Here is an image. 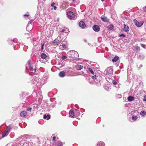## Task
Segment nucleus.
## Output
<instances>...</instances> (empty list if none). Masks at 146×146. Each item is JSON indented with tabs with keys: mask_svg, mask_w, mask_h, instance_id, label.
Here are the masks:
<instances>
[{
	"mask_svg": "<svg viewBox=\"0 0 146 146\" xmlns=\"http://www.w3.org/2000/svg\"><path fill=\"white\" fill-rule=\"evenodd\" d=\"M124 31H125L128 32L129 31V27L128 26L126 25L125 24H124Z\"/></svg>",
	"mask_w": 146,
	"mask_h": 146,
	"instance_id": "9",
	"label": "nucleus"
},
{
	"mask_svg": "<svg viewBox=\"0 0 146 146\" xmlns=\"http://www.w3.org/2000/svg\"><path fill=\"white\" fill-rule=\"evenodd\" d=\"M33 71L35 72L36 71V69L35 68L34 69H33Z\"/></svg>",
	"mask_w": 146,
	"mask_h": 146,
	"instance_id": "42",
	"label": "nucleus"
},
{
	"mask_svg": "<svg viewBox=\"0 0 146 146\" xmlns=\"http://www.w3.org/2000/svg\"><path fill=\"white\" fill-rule=\"evenodd\" d=\"M33 21V20H31V22H32Z\"/></svg>",
	"mask_w": 146,
	"mask_h": 146,
	"instance_id": "44",
	"label": "nucleus"
},
{
	"mask_svg": "<svg viewBox=\"0 0 146 146\" xmlns=\"http://www.w3.org/2000/svg\"><path fill=\"white\" fill-rule=\"evenodd\" d=\"M9 132L7 130L5 131V132L2 134V137H4L7 135L9 133Z\"/></svg>",
	"mask_w": 146,
	"mask_h": 146,
	"instance_id": "15",
	"label": "nucleus"
},
{
	"mask_svg": "<svg viewBox=\"0 0 146 146\" xmlns=\"http://www.w3.org/2000/svg\"><path fill=\"white\" fill-rule=\"evenodd\" d=\"M101 19L104 22H108L109 21V19L106 17H101Z\"/></svg>",
	"mask_w": 146,
	"mask_h": 146,
	"instance_id": "10",
	"label": "nucleus"
},
{
	"mask_svg": "<svg viewBox=\"0 0 146 146\" xmlns=\"http://www.w3.org/2000/svg\"><path fill=\"white\" fill-rule=\"evenodd\" d=\"M58 146H63V144L62 142H61L60 141H58Z\"/></svg>",
	"mask_w": 146,
	"mask_h": 146,
	"instance_id": "24",
	"label": "nucleus"
},
{
	"mask_svg": "<svg viewBox=\"0 0 146 146\" xmlns=\"http://www.w3.org/2000/svg\"><path fill=\"white\" fill-rule=\"evenodd\" d=\"M78 24L79 26L82 28H84L86 27L85 24L83 21H80Z\"/></svg>",
	"mask_w": 146,
	"mask_h": 146,
	"instance_id": "5",
	"label": "nucleus"
},
{
	"mask_svg": "<svg viewBox=\"0 0 146 146\" xmlns=\"http://www.w3.org/2000/svg\"><path fill=\"white\" fill-rule=\"evenodd\" d=\"M143 10L145 12H146V7H143Z\"/></svg>",
	"mask_w": 146,
	"mask_h": 146,
	"instance_id": "36",
	"label": "nucleus"
},
{
	"mask_svg": "<svg viewBox=\"0 0 146 146\" xmlns=\"http://www.w3.org/2000/svg\"><path fill=\"white\" fill-rule=\"evenodd\" d=\"M113 28L114 26L112 25H111L108 27V29L110 30H111Z\"/></svg>",
	"mask_w": 146,
	"mask_h": 146,
	"instance_id": "18",
	"label": "nucleus"
},
{
	"mask_svg": "<svg viewBox=\"0 0 146 146\" xmlns=\"http://www.w3.org/2000/svg\"><path fill=\"white\" fill-rule=\"evenodd\" d=\"M65 30L64 29H62L61 32H65Z\"/></svg>",
	"mask_w": 146,
	"mask_h": 146,
	"instance_id": "39",
	"label": "nucleus"
},
{
	"mask_svg": "<svg viewBox=\"0 0 146 146\" xmlns=\"http://www.w3.org/2000/svg\"><path fill=\"white\" fill-rule=\"evenodd\" d=\"M44 46V44H43L41 46V50H43V47Z\"/></svg>",
	"mask_w": 146,
	"mask_h": 146,
	"instance_id": "31",
	"label": "nucleus"
},
{
	"mask_svg": "<svg viewBox=\"0 0 146 146\" xmlns=\"http://www.w3.org/2000/svg\"><path fill=\"white\" fill-rule=\"evenodd\" d=\"M119 37H126V35L124 34H121L119 35Z\"/></svg>",
	"mask_w": 146,
	"mask_h": 146,
	"instance_id": "25",
	"label": "nucleus"
},
{
	"mask_svg": "<svg viewBox=\"0 0 146 146\" xmlns=\"http://www.w3.org/2000/svg\"><path fill=\"white\" fill-rule=\"evenodd\" d=\"M112 83L114 85H116L117 84V82L115 80L112 81Z\"/></svg>",
	"mask_w": 146,
	"mask_h": 146,
	"instance_id": "29",
	"label": "nucleus"
},
{
	"mask_svg": "<svg viewBox=\"0 0 146 146\" xmlns=\"http://www.w3.org/2000/svg\"><path fill=\"white\" fill-rule=\"evenodd\" d=\"M134 22L135 25L137 27H140L143 23V22L139 23L137 21L136 19L133 20Z\"/></svg>",
	"mask_w": 146,
	"mask_h": 146,
	"instance_id": "2",
	"label": "nucleus"
},
{
	"mask_svg": "<svg viewBox=\"0 0 146 146\" xmlns=\"http://www.w3.org/2000/svg\"><path fill=\"white\" fill-rule=\"evenodd\" d=\"M82 72V74H83V73H84V72Z\"/></svg>",
	"mask_w": 146,
	"mask_h": 146,
	"instance_id": "46",
	"label": "nucleus"
},
{
	"mask_svg": "<svg viewBox=\"0 0 146 146\" xmlns=\"http://www.w3.org/2000/svg\"><path fill=\"white\" fill-rule=\"evenodd\" d=\"M101 1H104V0H101Z\"/></svg>",
	"mask_w": 146,
	"mask_h": 146,
	"instance_id": "45",
	"label": "nucleus"
},
{
	"mask_svg": "<svg viewBox=\"0 0 146 146\" xmlns=\"http://www.w3.org/2000/svg\"><path fill=\"white\" fill-rule=\"evenodd\" d=\"M67 15L69 19H71L74 17V15L73 12L71 11H69L67 13Z\"/></svg>",
	"mask_w": 146,
	"mask_h": 146,
	"instance_id": "3",
	"label": "nucleus"
},
{
	"mask_svg": "<svg viewBox=\"0 0 146 146\" xmlns=\"http://www.w3.org/2000/svg\"><path fill=\"white\" fill-rule=\"evenodd\" d=\"M55 4V3L54 2H53L52 3L51 5V6L52 7H53L54 6V5Z\"/></svg>",
	"mask_w": 146,
	"mask_h": 146,
	"instance_id": "35",
	"label": "nucleus"
},
{
	"mask_svg": "<svg viewBox=\"0 0 146 146\" xmlns=\"http://www.w3.org/2000/svg\"><path fill=\"white\" fill-rule=\"evenodd\" d=\"M138 117L135 115H133L132 117V119L134 120H136L137 119Z\"/></svg>",
	"mask_w": 146,
	"mask_h": 146,
	"instance_id": "21",
	"label": "nucleus"
},
{
	"mask_svg": "<svg viewBox=\"0 0 146 146\" xmlns=\"http://www.w3.org/2000/svg\"><path fill=\"white\" fill-rule=\"evenodd\" d=\"M66 58H67V57L66 56H62V59H65Z\"/></svg>",
	"mask_w": 146,
	"mask_h": 146,
	"instance_id": "33",
	"label": "nucleus"
},
{
	"mask_svg": "<svg viewBox=\"0 0 146 146\" xmlns=\"http://www.w3.org/2000/svg\"><path fill=\"white\" fill-rule=\"evenodd\" d=\"M66 44H63L62 42V45H60L59 46V47H60V49L62 50H64L65 48H66Z\"/></svg>",
	"mask_w": 146,
	"mask_h": 146,
	"instance_id": "11",
	"label": "nucleus"
},
{
	"mask_svg": "<svg viewBox=\"0 0 146 146\" xmlns=\"http://www.w3.org/2000/svg\"><path fill=\"white\" fill-rule=\"evenodd\" d=\"M88 69L91 74H94V72L92 68H88Z\"/></svg>",
	"mask_w": 146,
	"mask_h": 146,
	"instance_id": "20",
	"label": "nucleus"
},
{
	"mask_svg": "<svg viewBox=\"0 0 146 146\" xmlns=\"http://www.w3.org/2000/svg\"><path fill=\"white\" fill-rule=\"evenodd\" d=\"M11 127L10 126V125H9L7 127V131L9 132L10 131V130H11Z\"/></svg>",
	"mask_w": 146,
	"mask_h": 146,
	"instance_id": "23",
	"label": "nucleus"
},
{
	"mask_svg": "<svg viewBox=\"0 0 146 146\" xmlns=\"http://www.w3.org/2000/svg\"><path fill=\"white\" fill-rule=\"evenodd\" d=\"M127 100L128 101L131 102L134 100V98L132 96H130L127 98Z\"/></svg>",
	"mask_w": 146,
	"mask_h": 146,
	"instance_id": "13",
	"label": "nucleus"
},
{
	"mask_svg": "<svg viewBox=\"0 0 146 146\" xmlns=\"http://www.w3.org/2000/svg\"><path fill=\"white\" fill-rule=\"evenodd\" d=\"M69 115L70 116L73 118L74 117L75 115L74 114V110H70L69 112Z\"/></svg>",
	"mask_w": 146,
	"mask_h": 146,
	"instance_id": "8",
	"label": "nucleus"
},
{
	"mask_svg": "<svg viewBox=\"0 0 146 146\" xmlns=\"http://www.w3.org/2000/svg\"><path fill=\"white\" fill-rule=\"evenodd\" d=\"M105 145V143H104L103 142L102 143H101V145L102 146H104Z\"/></svg>",
	"mask_w": 146,
	"mask_h": 146,
	"instance_id": "40",
	"label": "nucleus"
},
{
	"mask_svg": "<svg viewBox=\"0 0 146 146\" xmlns=\"http://www.w3.org/2000/svg\"><path fill=\"white\" fill-rule=\"evenodd\" d=\"M29 15L28 14H25L24 15V17H28L29 16Z\"/></svg>",
	"mask_w": 146,
	"mask_h": 146,
	"instance_id": "37",
	"label": "nucleus"
},
{
	"mask_svg": "<svg viewBox=\"0 0 146 146\" xmlns=\"http://www.w3.org/2000/svg\"><path fill=\"white\" fill-rule=\"evenodd\" d=\"M56 137L55 136H53L52 137V140L54 141H56Z\"/></svg>",
	"mask_w": 146,
	"mask_h": 146,
	"instance_id": "30",
	"label": "nucleus"
},
{
	"mask_svg": "<svg viewBox=\"0 0 146 146\" xmlns=\"http://www.w3.org/2000/svg\"><path fill=\"white\" fill-rule=\"evenodd\" d=\"M141 46L143 48H146V45H145L141 44Z\"/></svg>",
	"mask_w": 146,
	"mask_h": 146,
	"instance_id": "26",
	"label": "nucleus"
},
{
	"mask_svg": "<svg viewBox=\"0 0 146 146\" xmlns=\"http://www.w3.org/2000/svg\"><path fill=\"white\" fill-rule=\"evenodd\" d=\"M11 41H13L14 42H16L14 41V39H13V40H11Z\"/></svg>",
	"mask_w": 146,
	"mask_h": 146,
	"instance_id": "43",
	"label": "nucleus"
},
{
	"mask_svg": "<svg viewBox=\"0 0 146 146\" xmlns=\"http://www.w3.org/2000/svg\"><path fill=\"white\" fill-rule=\"evenodd\" d=\"M146 112L144 111H141L140 112V114L141 115L143 116L144 115H146Z\"/></svg>",
	"mask_w": 146,
	"mask_h": 146,
	"instance_id": "22",
	"label": "nucleus"
},
{
	"mask_svg": "<svg viewBox=\"0 0 146 146\" xmlns=\"http://www.w3.org/2000/svg\"><path fill=\"white\" fill-rule=\"evenodd\" d=\"M29 69L31 71H33V67H32L31 66H29Z\"/></svg>",
	"mask_w": 146,
	"mask_h": 146,
	"instance_id": "28",
	"label": "nucleus"
},
{
	"mask_svg": "<svg viewBox=\"0 0 146 146\" xmlns=\"http://www.w3.org/2000/svg\"><path fill=\"white\" fill-rule=\"evenodd\" d=\"M31 110H32V108L30 107L28 108H27V111H30V112L31 111Z\"/></svg>",
	"mask_w": 146,
	"mask_h": 146,
	"instance_id": "27",
	"label": "nucleus"
},
{
	"mask_svg": "<svg viewBox=\"0 0 146 146\" xmlns=\"http://www.w3.org/2000/svg\"><path fill=\"white\" fill-rule=\"evenodd\" d=\"M44 118L45 119H46L47 120H48L50 119V116L48 115H45L44 116Z\"/></svg>",
	"mask_w": 146,
	"mask_h": 146,
	"instance_id": "19",
	"label": "nucleus"
},
{
	"mask_svg": "<svg viewBox=\"0 0 146 146\" xmlns=\"http://www.w3.org/2000/svg\"><path fill=\"white\" fill-rule=\"evenodd\" d=\"M106 71V74L107 75L111 74L113 72V69L111 67H109L107 68Z\"/></svg>",
	"mask_w": 146,
	"mask_h": 146,
	"instance_id": "1",
	"label": "nucleus"
},
{
	"mask_svg": "<svg viewBox=\"0 0 146 146\" xmlns=\"http://www.w3.org/2000/svg\"><path fill=\"white\" fill-rule=\"evenodd\" d=\"M93 29L96 32H98L100 31V28L97 25H94L93 26Z\"/></svg>",
	"mask_w": 146,
	"mask_h": 146,
	"instance_id": "4",
	"label": "nucleus"
},
{
	"mask_svg": "<svg viewBox=\"0 0 146 146\" xmlns=\"http://www.w3.org/2000/svg\"><path fill=\"white\" fill-rule=\"evenodd\" d=\"M66 75V73L64 71H62L59 74V76L61 77H63Z\"/></svg>",
	"mask_w": 146,
	"mask_h": 146,
	"instance_id": "12",
	"label": "nucleus"
},
{
	"mask_svg": "<svg viewBox=\"0 0 146 146\" xmlns=\"http://www.w3.org/2000/svg\"><path fill=\"white\" fill-rule=\"evenodd\" d=\"M75 67L78 70H80L83 68V66H82L80 65H76V66Z\"/></svg>",
	"mask_w": 146,
	"mask_h": 146,
	"instance_id": "14",
	"label": "nucleus"
},
{
	"mask_svg": "<svg viewBox=\"0 0 146 146\" xmlns=\"http://www.w3.org/2000/svg\"><path fill=\"white\" fill-rule=\"evenodd\" d=\"M119 59V57L117 56H116L112 60V61L113 62H116Z\"/></svg>",
	"mask_w": 146,
	"mask_h": 146,
	"instance_id": "17",
	"label": "nucleus"
},
{
	"mask_svg": "<svg viewBox=\"0 0 146 146\" xmlns=\"http://www.w3.org/2000/svg\"><path fill=\"white\" fill-rule=\"evenodd\" d=\"M143 101H146V95L145 96H144V99H143Z\"/></svg>",
	"mask_w": 146,
	"mask_h": 146,
	"instance_id": "34",
	"label": "nucleus"
},
{
	"mask_svg": "<svg viewBox=\"0 0 146 146\" xmlns=\"http://www.w3.org/2000/svg\"><path fill=\"white\" fill-rule=\"evenodd\" d=\"M27 112L25 111H24L21 113L20 116L22 117H25L27 115Z\"/></svg>",
	"mask_w": 146,
	"mask_h": 146,
	"instance_id": "6",
	"label": "nucleus"
},
{
	"mask_svg": "<svg viewBox=\"0 0 146 146\" xmlns=\"http://www.w3.org/2000/svg\"><path fill=\"white\" fill-rule=\"evenodd\" d=\"M61 42V41L58 38H56L53 41V43H56L57 45H58Z\"/></svg>",
	"mask_w": 146,
	"mask_h": 146,
	"instance_id": "7",
	"label": "nucleus"
},
{
	"mask_svg": "<svg viewBox=\"0 0 146 146\" xmlns=\"http://www.w3.org/2000/svg\"><path fill=\"white\" fill-rule=\"evenodd\" d=\"M28 64H29V66H31V63L30 62H29Z\"/></svg>",
	"mask_w": 146,
	"mask_h": 146,
	"instance_id": "41",
	"label": "nucleus"
},
{
	"mask_svg": "<svg viewBox=\"0 0 146 146\" xmlns=\"http://www.w3.org/2000/svg\"><path fill=\"white\" fill-rule=\"evenodd\" d=\"M53 7L54 9L56 10V6H54Z\"/></svg>",
	"mask_w": 146,
	"mask_h": 146,
	"instance_id": "38",
	"label": "nucleus"
},
{
	"mask_svg": "<svg viewBox=\"0 0 146 146\" xmlns=\"http://www.w3.org/2000/svg\"><path fill=\"white\" fill-rule=\"evenodd\" d=\"M41 57L42 59H46L47 56L44 53H43L41 55Z\"/></svg>",
	"mask_w": 146,
	"mask_h": 146,
	"instance_id": "16",
	"label": "nucleus"
},
{
	"mask_svg": "<svg viewBox=\"0 0 146 146\" xmlns=\"http://www.w3.org/2000/svg\"><path fill=\"white\" fill-rule=\"evenodd\" d=\"M92 79H96V75H94L92 77Z\"/></svg>",
	"mask_w": 146,
	"mask_h": 146,
	"instance_id": "32",
	"label": "nucleus"
}]
</instances>
